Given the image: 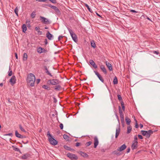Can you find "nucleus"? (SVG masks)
<instances>
[{
  "mask_svg": "<svg viewBox=\"0 0 160 160\" xmlns=\"http://www.w3.org/2000/svg\"><path fill=\"white\" fill-rule=\"evenodd\" d=\"M12 70H11L10 72H9L8 75L9 76H12Z\"/></svg>",
  "mask_w": 160,
  "mask_h": 160,
  "instance_id": "nucleus-50",
  "label": "nucleus"
},
{
  "mask_svg": "<svg viewBox=\"0 0 160 160\" xmlns=\"http://www.w3.org/2000/svg\"><path fill=\"white\" fill-rule=\"evenodd\" d=\"M53 9L54 10L56 14L57 15H60L61 14L60 11L58 9V8L56 6Z\"/></svg>",
  "mask_w": 160,
  "mask_h": 160,
  "instance_id": "nucleus-21",
  "label": "nucleus"
},
{
  "mask_svg": "<svg viewBox=\"0 0 160 160\" xmlns=\"http://www.w3.org/2000/svg\"><path fill=\"white\" fill-rule=\"evenodd\" d=\"M43 5H44V6H48L49 7H50V8H52V9H53L55 7V6L52 5L50 4H43Z\"/></svg>",
  "mask_w": 160,
  "mask_h": 160,
  "instance_id": "nucleus-34",
  "label": "nucleus"
},
{
  "mask_svg": "<svg viewBox=\"0 0 160 160\" xmlns=\"http://www.w3.org/2000/svg\"><path fill=\"white\" fill-rule=\"evenodd\" d=\"M125 120L126 121L127 124L128 125H129L131 122V120L128 117H126Z\"/></svg>",
  "mask_w": 160,
  "mask_h": 160,
  "instance_id": "nucleus-29",
  "label": "nucleus"
},
{
  "mask_svg": "<svg viewBox=\"0 0 160 160\" xmlns=\"http://www.w3.org/2000/svg\"><path fill=\"white\" fill-rule=\"evenodd\" d=\"M36 11H33L31 14V16L32 18H35L36 15Z\"/></svg>",
  "mask_w": 160,
  "mask_h": 160,
  "instance_id": "nucleus-35",
  "label": "nucleus"
},
{
  "mask_svg": "<svg viewBox=\"0 0 160 160\" xmlns=\"http://www.w3.org/2000/svg\"><path fill=\"white\" fill-rule=\"evenodd\" d=\"M42 88L48 90H50V88L49 86H48V85H45L42 86Z\"/></svg>",
  "mask_w": 160,
  "mask_h": 160,
  "instance_id": "nucleus-30",
  "label": "nucleus"
},
{
  "mask_svg": "<svg viewBox=\"0 0 160 160\" xmlns=\"http://www.w3.org/2000/svg\"><path fill=\"white\" fill-rule=\"evenodd\" d=\"M60 82H61L57 79H50L47 81V83L49 85H56L59 84Z\"/></svg>",
  "mask_w": 160,
  "mask_h": 160,
  "instance_id": "nucleus-3",
  "label": "nucleus"
},
{
  "mask_svg": "<svg viewBox=\"0 0 160 160\" xmlns=\"http://www.w3.org/2000/svg\"><path fill=\"white\" fill-rule=\"evenodd\" d=\"M120 123H119V124L118 125V128H117L116 129V135H115V138H117L118 137V136L119 135L120 132Z\"/></svg>",
  "mask_w": 160,
  "mask_h": 160,
  "instance_id": "nucleus-15",
  "label": "nucleus"
},
{
  "mask_svg": "<svg viewBox=\"0 0 160 160\" xmlns=\"http://www.w3.org/2000/svg\"><path fill=\"white\" fill-rule=\"evenodd\" d=\"M67 156L72 160H77L78 159V157L76 155L69 152L67 153Z\"/></svg>",
  "mask_w": 160,
  "mask_h": 160,
  "instance_id": "nucleus-7",
  "label": "nucleus"
},
{
  "mask_svg": "<svg viewBox=\"0 0 160 160\" xmlns=\"http://www.w3.org/2000/svg\"><path fill=\"white\" fill-rule=\"evenodd\" d=\"M44 42L45 45H47L48 43V42L47 39H45Z\"/></svg>",
  "mask_w": 160,
  "mask_h": 160,
  "instance_id": "nucleus-56",
  "label": "nucleus"
},
{
  "mask_svg": "<svg viewBox=\"0 0 160 160\" xmlns=\"http://www.w3.org/2000/svg\"><path fill=\"white\" fill-rule=\"evenodd\" d=\"M46 70L45 73L48 75H49L51 77H52V75L49 72V71H48V68L46 69L45 70Z\"/></svg>",
  "mask_w": 160,
  "mask_h": 160,
  "instance_id": "nucleus-39",
  "label": "nucleus"
},
{
  "mask_svg": "<svg viewBox=\"0 0 160 160\" xmlns=\"http://www.w3.org/2000/svg\"><path fill=\"white\" fill-rule=\"evenodd\" d=\"M36 1H38L39 2H46V0H36Z\"/></svg>",
  "mask_w": 160,
  "mask_h": 160,
  "instance_id": "nucleus-53",
  "label": "nucleus"
},
{
  "mask_svg": "<svg viewBox=\"0 0 160 160\" xmlns=\"http://www.w3.org/2000/svg\"><path fill=\"white\" fill-rule=\"evenodd\" d=\"M26 24H27V26L28 27L30 28L31 27L30 24L29 23V21L28 22L27 21Z\"/></svg>",
  "mask_w": 160,
  "mask_h": 160,
  "instance_id": "nucleus-45",
  "label": "nucleus"
},
{
  "mask_svg": "<svg viewBox=\"0 0 160 160\" xmlns=\"http://www.w3.org/2000/svg\"><path fill=\"white\" fill-rule=\"evenodd\" d=\"M134 140L133 142V143L132 146V149L133 150L134 149H136L137 148V136H135L134 137Z\"/></svg>",
  "mask_w": 160,
  "mask_h": 160,
  "instance_id": "nucleus-8",
  "label": "nucleus"
},
{
  "mask_svg": "<svg viewBox=\"0 0 160 160\" xmlns=\"http://www.w3.org/2000/svg\"><path fill=\"white\" fill-rule=\"evenodd\" d=\"M85 6L87 7V9L90 12H92V10L91 9V8H89V6L87 4H85Z\"/></svg>",
  "mask_w": 160,
  "mask_h": 160,
  "instance_id": "nucleus-37",
  "label": "nucleus"
},
{
  "mask_svg": "<svg viewBox=\"0 0 160 160\" xmlns=\"http://www.w3.org/2000/svg\"><path fill=\"white\" fill-rule=\"evenodd\" d=\"M121 123H122V127H124V125H125L124 122H121Z\"/></svg>",
  "mask_w": 160,
  "mask_h": 160,
  "instance_id": "nucleus-61",
  "label": "nucleus"
},
{
  "mask_svg": "<svg viewBox=\"0 0 160 160\" xmlns=\"http://www.w3.org/2000/svg\"><path fill=\"white\" fill-rule=\"evenodd\" d=\"M81 145V143L80 142H77L76 143V147H78Z\"/></svg>",
  "mask_w": 160,
  "mask_h": 160,
  "instance_id": "nucleus-52",
  "label": "nucleus"
},
{
  "mask_svg": "<svg viewBox=\"0 0 160 160\" xmlns=\"http://www.w3.org/2000/svg\"><path fill=\"white\" fill-rule=\"evenodd\" d=\"M53 88H54V89L56 91H59L62 89V87L61 85H59V84L57 85H56V86Z\"/></svg>",
  "mask_w": 160,
  "mask_h": 160,
  "instance_id": "nucleus-20",
  "label": "nucleus"
},
{
  "mask_svg": "<svg viewBox=\"0 0 160 160\" xmlns=\"http://www.w3.org/2000/svg\"><path fill=\"white\" fill-rule=\"evenodd\" d=\"M47 135L48 137V141L51 144L55 146L58 144V141L56 140L52 135L50 134L49 131L48 132Z\"/></svg>",
  "mask_w": 160,
  "mask_h": 160,
  "instance_id": "nucleus-2",
  "label": "nucleus"
},
{
  "mask_svg": "<svg viewBox=\"0 0 160 160\" xmlns=\"http://www.w3.org/2000/svg\"><path fill=\"white\" fill-rule=\"evenodd\" d=\"M47 52V51L46 50H45L44 48H42V50L41 52L43 53V52Z\"/></svg>",
  "mask_w": 160,
  "mask_h": 160,
  "instance_id": "nucleus-46",
  "label": "nucleus"
},
{
  "mask_svg": "<svg viewBox=\"0 0 160 160\" xmlns=\"http://www.w3.org/2000/svg\"><path fill=\"white\" fill-rule=\"evenodd\" d=\"M121 122H124V118H121Z\"/></svg>",
  "mask_w": 160,
  "mask_h": 160,
  "instance_id": "nucleus-62",
  "label": "nucleus"
},
{
  "mask_svg": "<svg viewBox=\"0 0 160 160\" xmlns=\"http://www.w3.org/2000/svg\"><path fill=\"white\" fill-rule=\"evenodd\" d=\"M40 29L39 27H37L35 28V30L37 31L38 32V34L39 35H41L42 34V31H39V29Z\"/></svg>",
  "mask_w": 160,
  "mask_h": 160,
  "instance_id": "nucleus-24",
  "label": "nucleus"
},
{
  "mask_svg": "<svg viewBox=\"0 0 160 160\" xmlns=\"http://www.w3.org/2000/svg\"><path fill=\"white\" fill-rule=\"evenodd\" d=\"M94 72L95 73L96 75L98 77L99 79L102 82H104V80L102 78V76L99 73L96 71H94Z\"/></svg>",
  "mask_w": 160,
  "mask_h": 160,
  "instance_id": "nucleus-12",
  "label": "nucleus"
},
{
  "mask_svg": "<svg viewBox=\"0 0 160 160\" xmlns=\"http://www.w3.org/2000/svg\"><path fill=\"white\" fill-rule=\"evenodd\" d=\"M127 147L126 146L125 144H123L121 146H120V147L118 148L117 149V150L118 151H119L120 152H121L124 149H125Z\"/></svg>",
  "mask_w": 160,
  "mask_h": 160,
  "instance_id": "nucleus-14",
  "label": "nucleus"
},
{
  "mask_svg": "<svg viewBox=\"0 0 160 160\" xmlns=\"http://www.w3.org/2000/svg\"><path fill=\"white\" fill-rule=\"evenodd\" d=\"M132 129V128L131 127H130V126L128 127V130H127V134H128L130 133V132L131 131Z\"/></svg>",
  "mask_w": 160,
  "mask_h": 160,
  "instance_id": "nucleus-38",
  "label": "nucleus"
},
{
  "mask_svg": "<svg viewBox=\"0 0 160 160\" xmlns=\"http://www.w3.org/2000/svg\"><path fill=\"white\" fill-rule=\"evenodd\" d=\"M46 37L49 40H51L53 38V35L48 31L46 34Z\"/></svg>",
  "mask_w": 160,
  "mask_h": 160,
  "instance_id": "nucleus-11",
  "label": "nucleus"
},
{
  "mask_svg": "<svg viewBox=\"0 0 160 160\" xmlns=\"http://www.w3.org/2000/svg\"><path fill=\"white\" fill-rule=\"evenodd\" d=\"M94 148H96L97 146L98 145L99 142L98 140V139L97 137H94Z\"/></svg>",
  "mask_w": 160,
  "mask_h": 160,
  "instance_id": "nucleus-13",
  "label": "nucleus"
},
{
  "mask_svg": "<svg viewBox=\"0 0 160 160\" xmlns=\"http://www.w3.org/2000/svg\"><path fill=\"white\" fill-rule=\"evenodd\" d=\"M135 121H136V124H135V127L136 128H138L139 127V126L137 123V120H135Z\"/></svg>",
  "mask_w": 160,
  "mask_h": 160,
  "instance_id": "nucleus-47",
  "label": "nucleus"
},
{
  "mask_svg": "<svg viewBox=\"0 0 160 160\" xmlns=\"http://www.w3.org/2000/svg\"><path fill=\"white\" fill-rule=\"evenodd\" d=\"M50 2H51L52 3L55 4L57 3V1L56 0H49Z\"/></svg>",
  "mask_w": 160,
  "mask_h": 160,
  "instance_id": "nucleus-48",
  "label": "nucleus"
},
{
  "mask_svg": "<svg viewBox=\"0 0 160 160\" xmlns=\"http://www.w3.org/2000/svg\"><path fill=\"white\" fill-rule=\"evenodd\" d=\"M121 104L122 107L123 106H124V102L122 101H121Z\"/></svg>",
  "mask_w": 160,
  "mask_h": 160,
  "instance_id": "nucleus-59",
  "label": "nucleus"
},
{
  "mask_svg": "<svg viewBox=\"0 0 160 160\" xmlns=\"http://www.w3.org/2000/svg\"><path fill=\"white\" fill-rule=\"evenodd\" d=\"M27 58V55L26 53H24L23 55V61H26Z\"/></svg>",
  "mask_w": 160,
  "mask_h": 160,
  "instance_id": "nucleus-33",
  "label": "nucleus"
},
{
  "mask_svg": "<svg viewBox=\"0 0 160 160\" xmlns=\"http://www.w3.org/2000/svg\"><path fill=\"white\" fill-rule=\"evenodd\" d=\"M60 127V129L62 130L63 128V124L62 123H60V125H59Z\"/></svg>",
  "mask_w": 160,
  "mask_h": 160,
  "instance_id": "nucleus-49",
  "label": "nucleus"
},
{
  "mask_svg": "<svg viewBox=\"0 0 160 160\" xmlns=\"http://www.w3.org/2000/svg\"><path fill=\"white\" fill-rule=\"evenodd\" d=\"M92 143V142L91 141H89L88 142H87L86 144L85 145L86 147H88L90 146Z\"/></svg>",
  "mask_w": 160,
  "mask_h": 160,
  "instance_id": "nucleus-41",
  "label": "nucleus"
},
{
  "mask_svg": "<svg viewBox=\"0 0 160 160\" xmlns=\"http://www.w3.org/2000/svg\"><path fill=\"white\" fill-rule=\"evenodd\" d=\"M22 32L25 33L27 30V26L25 24H23L22 26Z\"/></svg>",
  "mask_w": 160,
  "mask_h": 160,
  "instance_id": "nucleus-26",
  "label": "nucleus"
},
{
  "mask_svg": "<svg viewBox=\"0 0 160 160\" xmlns=\"http://www.w3.org/2000/svg\"><path fill=\"white\" fill-rule=\"evenodd\" d=\"M121 104L122 107L123 106H124V102L122 101H121Z\"/></svg>",
  "mask_w": 160,
  "mask_h": 160,
  "instance_id": "nucleus-58",
  "label": "nucleus"
},
{
  "mask_svg": "<svg viewBox=\"0 0 160 160\" xmlns=\"http://www.w3.org/2000/svg\"><path fill=\"white\" fill-rule=\"evenodd\" d=\"M18 9L17 7H16L14 10V12L15 14H16L17 16H18Z\"/></svg>",
  "mask_w": 160,
  "mask_h": 160,
  "instance_id": "nucleus-43",
  "label": "nucleus"
},
{
  "mask_svg": "<svg viewBox=\"0 0 160 160\" xmlns=\"http://www.w3.org/2000/svg\"><path fill=\"white\" fill-rule=\"evenodd\" d=\"M15 56L16 58L17 59H18V54L16 53H15Z\"/></svg>",
  "mask_w": 160,
  "mask_h": 160,
  "instance_id": "nucleus-63",
  "label": "nucleus"
},
{
  "mask_svg": "<svg viewBox=\"0 0 160 160\" xmlns=\"http://www.w3.org/2000/svg\"><path fill=\"white\" fill-rule=\"evenodd\" d=\"M30 156V154L27 153L21 156V158L22 159H26Z\"/></svg>",
  "mask_w": 160,
  "mask_h": 160,
  "instance_id": "nucleus-17",
  "label": "nucleus"
},
{
  "mask_svg": "<svg viewBox=\"0 0 160 160\" xmlns=\"http://www.w3.org/2000/svg\"><path fill=\"white\" fill-rule=\"evenodd\" d=\"M35 77L34 75L32 73L29 74L27 78V82L28 84L31 87H33L34 85Z\"/></svg>",
  "mask_w": 160,
  "mask_h": 160,
  "instance_id": "nucleus-1",
  "label": "nucleus"
},
{
  "mask_svg": "<svg viewBox=\"0 0 160 160\" xmlns=\"http://www.w3.org/2000/svg\"><path fill=\"white\" fill-rule=\"evenodd\" d=\"M19 128L20 129V130L22 132H26V131L22 127L21 125L19 124Z\"/></svg>",
  "mask_w": 160,
  "mask_h": 160,
  "instance_id": "nucleus-36",
  "label": "nucleus"
},
{
  "mask_svg": "<svg viewBox=\"0 0 160 160\" xmlns=\"http://www.w3.org/2000/svg\"><path fill=\"white\" fill-rule=\"evenodd\" d=\"M63 138L67 140H68L69 137L68 135L64 134V135L63 136Z\"/></svg>",
  "mask_w": 160,
  "mask_h": 160,
  "instance_id": "nucleus-40",
  "label": "nucleus"
},
{
  "mask_svg": "<svg viewBox=\"0 0 160 160\" xmlns=\"http://www.w3.org/2000/svg\"><path fill=\"white\" fill-rule=\"evenodd\" d=\"M40 18L41 22L44 24H49L51 23V22L47 18L45 17L40 16Z\"/></svg>",
  "mask_w": 160,
  "mask_h": 160,
  "instance_id": "nucleus-9",
  "label": "nucleus"
},
{
  "mask_svg": "<svg viewBox=\"0 0 160 160\" xmlns=\"http://www.w3.org/2000/svg\"><path fill=\"white\" fill-rule=\"evenodd\" d=\"M106 64L109 70L110 71H112V67L111 64L108 61L106 62Z\"/></svg>",
  "mask_w": 160,
  "mask_h": 160,
  "instance_id": "nucleus-22",
  "label": "nucleus"
},
{
  "mask_svg": "<svg viewBox=\"0 0 160 160\" xmlns=\"http://www.w3.org/2000/svg\"><path fill=\"white\" fill-rule=\"evenodd\" d=\"M130 148H128L127 150V153L129 152H130Z\"/></svg>",
  "mask_w": 160,
  "mask_h": 160,
  "instance_id": "nucleus-60",
  "label": "nucleus"
},
{
  "mask_svg": "<svg viewBox=\"0 0 160 160\" xmlns=\"http://www.w3.org/2000/svg\"><path fill=\"white\" fill-rule=\"evenodd\" d=\"M68 30L73 40L75 42H77L78 41V39L76 34L73 32L72 30L70 28H68Z\"/></svg>",
  "mask_w": 160,
  "mask_h": 160,
  "instance_id": "nucleus-6",
  "label": "nucleus"
},
{
  "mask_svg": "<svg viewBox=\"0 0 160 160\" xmlns=\"http://www.w3.org/2000/svg\"><path fill=\"white\" fill-rule=\"evenodd\" d=\"M90 64L95 68H97V65L95 64L92 60H90L89 61Z\"/></svg>",
  "mask_w": 160,
  "mask_h": 160,
  "instance_id": "nucleus-18",
  "label": "nucleus"
},
{
  "mask_svg": "<svg viewBox=\"0 0 160 160\" xmlns=\"http://www.w3.org/2000/svg\"><path fill=\"white\" fill-rule=\"evenodd\" d=\"M63 37V36H59L58 37V41H60V39L61 38H62Z\"/></svg>",
  "mask_w": 160,
  "mask_h": 160,
  "instance_id": "nucleus-54",
  "label": "nucleus"
},
{
  "mask_svg": "<svg viewBox=\"0 0 160 160\" xmlns=\"http://www.w3.org/2000/svg\"><path fill=\"white\" fill-rule=\"evenodd\" d=\"M118 83V80L116 76H115L113 80V83L114 84H116Z\"/></svg>",
  "mask_w": 160,
  "mask_h": 160,
  "instance_id": "nucleus-32",
  "label": "nucleus"
},
{
  "mask_svg": "<svg viewBox=\"0 0 160 160\" xmlns=\"http://www.w3.org/2000/svg\"><path fill=\"white\" fill-rule=\"evenodd\" d=\"M40 79H37V81H36V82L37 83V84H38L40 82Z\"/></svg>",
  "mask_w": 160,
  "mask_h": 160,
  "instance_id": "nucleus-57",
  "label": "nucleus"
},
{
  "mask_svg": "<svg viewBox=\"0 0 160 160\" xmlns=\"http://www.w3.org/2000/svg\"><path fill=\"white\" fill-rule=\"evenodd\" d=\"M63 147L66 150H68V151H74V150L72 148L66 145H64L63 146Z\"/></svg>",
  "mask_w": 160,
  "mask_h": 160,
  "instance_id": "nucleus-25",
  "label": "nucleus"
},
{
  "mask_svg": "<svg viewBox=\"0 0 160 160\" xmlns=\"http://www.w3.org/2000/svg\"><path fill=\"white\" fill-rule=\"evenodd\" d=\"M16 78L15 76H13L9 80V82L12 85H13L16 83Z\"/></svg>",
  "mask_w": 160,
  "mask_h": 160,
  "instance_id": "nucleus-10",
  "label": "nucleus"
},
{
  "mask_svg": "<svg viewBox=\"0 0 160 160\" xmlns=\"http://www.w3.org/2000/svg\"><path fill=\"white\" fill-rule=\"evenodd\" d=\"M42 50V48L39 47L37 49V52L38 53H41L42 52H41Z\"/></svg>",
  "mask_w": 160,
  "mask_h": 160,
  "instance_id": "nucleus-42",
  "label": "nucleus"
},
{
  "mask_svg": "<svg viewBox=\"0 0 160 160\" xmlns=\"http://www.w3.org/2000/svg\"><path fill=\"white\" fill-rule=\"evenodd\" d=\"M91 47L95 48L96 47V45L95 43V41L93 40L91 41Z\"/></svg>",
  "mask_w": 160,
  "mask_h": 160,
  "instance_id": "nucleus-27",
  "label": "nucleus"
},
{
  "mask_svg": "<svg viewBox=\"0 0 160 160\" xmlns=\"http://www.w3.org/2000/svg\"><path fill=\"white\" fill-rule=\"evenodd\" d=\"M119 112L120 114V117L121 118H124V114L122 112L121 107L120 106L118 107Z\"/></svg>",
  "mask_w": 160,
  "mask_h": 160,
  "instance_id": "nucleus-19",
  "label": "nucleus"
},
{
  "mask_svg": "<svg viewBox=\"0 0 160 160\" xmlns=\"http://www.w3.org/2000/svg\"><path fill=\"white\" fill-rule=\"evenodd\" d=\"M12 148H13V149L15 151H18V152H19L20 153H21V152L20 149L18 148H17L16 147H15V146H12Z\"/></svg>",
  "mask_w": 160,
  "mask_h": 160,
  "instance_id": "nucleus-31",
  "label": "nucleus"
},
{
  "mask_svg": "<svg viewBox=\"0 0 160 160\" xmlns=\"http://www.w3.org/2000/svg\"><path fill=\"white\" fill-rule=\"evenodd\" d=\"M15 135L17 137L20 138H23L26 137L25 136L22 135L21 134L19 133L17 130H16L15 131Z\"/></svg>",
  "mask_w": 160,
  "mask_h": 160,
  "instance_id": "nucleus-16",
  "label": "nucleus"
},
{
  "mask_svg": "<svg viewBox=\"0 0 160 160\" xmlns=\"http://www.w3.org/2000/svg\"><path fill=\"white\" fill-rule=\"evenodd\" d=\"M80 155L83 157H88V155L86 153L83 152H80Z\"/></svg>",
  "mask_w": 160,
  "mask_h": 160,
  "instance_id": "nucleus-28",
  "label": "nucleus"
},
{
  "mask_svg": "<svg viewBox=\"0 0 160 160\" xmlns=\"http://www.w3.org/2000/svg\"><path fill=\"white\" fill-rule=\"evenodd\" d=\"M100 69L105 74H106L107 73L106 70L103 65H102L100 66Z\"/></svg>",
  "mask_w": 160,
  "mask_h": 160,
  "instance_id": "nucleus-23",
  "label": "nucleus"
},
{
  "mask_svg": "<svg viewBox=\"0 0 160 160\" xmlns=\"http://www.w3.org/2000/svg\"><path fill=\"white\" fill-rule=\"evenodd\" d=\"M148 12L144 10L143 11L141 12V19H147L151 22H152V21L149 18L147 15Z\"/></svg>",
  "mask_w": 160,
  "mask_h": 160,
  "instance_id": "nucleus-4",
  "label": "nucleus"
},
{
  "mask_svg": "<svg viewBox=\"0 0 160 160\" xmlns=\"http://www.w3.org/2000/svg\"><path fill=\"white\" fill-rule=\"evenodd\" d=\"M118 100L119 101H121L122 100V98L121 96L120 95H118Z\"/></svg>",
  "mask_w": 160,
  "mask_h": 160,
  "instance_id": "nucleus-44",
  "label": "nucleus"
},
{
  "mask_svg": "<svg viewBox=\"0 0 160 160\" xmlns=\"http://www.w3.org/2000/svg\"><path fill=\"white\" fill-rule=\"evenodd\" d=\"M113 153L114 154L118 155V153L117 151H115L113 152Z\"/></svg>",
  "mask_w": 160,
  "mask_h": 160,
  "instance_id": "nucleus-55",
  "label": "nucleus"
},
{
  "mask_svg": "<svg viewBox=\"0 0 160 160\" xmlns=\"http://www.w3.org/2000/svg\"><path fill=\"white\" fill-rule=\"evenodd\" d=\"M6 135L11 136H12V133H10L7 134Z\"/></svg>",
  "mask_w": 160,
  "mask_h": 160,
  "instance_id": "nucleus-64",
  "label": "nucleus"
},
{
  "mask_svg": "<svg viewBox=\"0 0 160 160\" xmlns=\"http://www.w3.org/2000/svg\"><path fill=\"white\" fill-rule=\"evenodd\" d=\"M153 53L157 55H158L159 53V52L158 51H153Z\"/></svg>",
  "mask_w": 160,
  "mask_h": 160,
  "instance_id": "nucleus-51",
  "label": "nucleus"
},
{
  "mask_svg": "<svg viewBox=\"0 0 160 160\" xmlns=\"http://www.w3.org/2000/svg\"><path fill=\"white\" fill-rule=\"evenodd\" d=\"M141 132L143 136H145L147 138H149L150 135L153 133V131L151 130L148 131L142 130L141 131Z\"/></svg>",
  "mask_w": 160,
  "mask_h": 160,
  "instance_id": "nucleus-5",
  "label": "nucleus"
}]
</instances>
